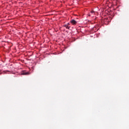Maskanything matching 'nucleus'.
Returning <instances> with one entry per match:
<instances>
[{
  "label": "nucleus",
  "instance_id": "5",
  "mask_svg": "<svg viewBox=\"0 0 129 129\" xmlns=\"http://www.w3.org/2000/svg\"><path fill=\"white\" fill-rule=\"evenodd\" d=\"M7 72H9V71H4L3 73H7Z\"/></svg>",
  "mask_w": 129,
  "mask_h": 129
},
{
  "label": "nucleus",
  "instance_id": "3",
  "mask_svg": "<svg viewBox=\"0 0 129 129\" xmlns=\"http://www.w3.org/2000/svg\"><path fill=\"white\" fill-rule=\"evenodd\" d=\"M63 27L66 28V29H68V30H70V26H68V25H64Z\"/></svg>",
  "mask_w": 129,
  "mask_h": 129
},
{
  "label": "nucleus",
  "instance_id": "2",
  "mask_svg": "<svg viewBox=\"0 0 129 129\" xmlns=\"http://www.w3.org/2000/svg\"><path fill=\"white\" fill-rule=\"evenodd\" d=\"M71 23L72 24V25H76V24H77V22L74 19L71 21Z\"/></svg>",
  "mask_w": 129,
  "mask_h": 129
},
{
  "label": "nucleus",
  "instance_id": "4",
  "mask_svg": "<svg viewBox=\"0 0 129 129\" xmlns=\"http://www.w3.org/2000/svg\"><path fill=\"white\" fill-rule=\"evenodd\" d=\"M94 11H91V13L88 15V17H91L92 14H94Z\"/></svg>",
  "mask_w": 129,
  "mask_h": 129
},
{
  "label": "nucleus",
  "instance_id": "7",
  "mask_svg": "<svg viewBox=\"0 0 129 129\" xmlns=\"http://www.w3.org/2000/svg\"><path fill=\"white\" fill-rule=\"evenodd\" d=\"M2 74H3V73H1V72H0V75Z\"/></svg>",
  "mask_w": 129,
  "mask_h": 129
},
{
  "label": "nucleus",
  "instance_id": "6",
  "mask_svg": "<svg viewBox=\"0 0 129 129\" xmlns=\"http://www.w3.org/2000/svg\"><path fill=\"white\" fill-rule=\"evenodd\" d=\"M67 25H68V26H69V25H70V24L68 23Z\"/></svg>",
  "mask_w": 129,
  "mask_h": 129
},
{
  "label": "nucleus",
  "instance_id": "1",
  "mask_svg": "<svg viewBox=\"0 0 129 129\" xmlns=\"http://www.w3.org/2000/svg\"><path fill=\"white\" fill-rule=\"evenodd\" d=\"M21 75H30V73L29 72H26V71H23L20 74Z\"/></svg>",
  "mask_w": 129,
  "mask_h": 129
},
{
  "label": "nucleus",
  "instance_id": "8",
  "mask_svg": "<svg viewBox=\"0 0 129 129\" xmlns=\"http://www.w3.org/2000/svg\"><path fill=\"white\" fill-rule=\"evenodd\" d=\"M17 60H18V61H20V59H17Z\"/></svg>",
  "mask_w": 129,
  "mask_h": 129
}]
</instances>
